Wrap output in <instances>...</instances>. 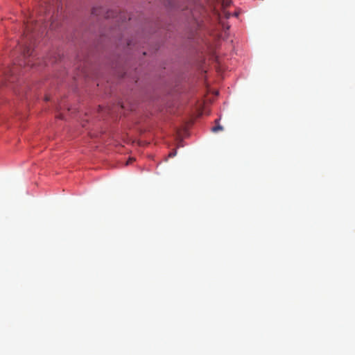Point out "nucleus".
Listing matches in <instances>:
<instances>
[{"label":"nucleus","instance_id":"nucleus-1","mask_svg":"<svg viewBox=\"0 0 355 355\" xmlns=\"http://www.w3.org/2000/svg\"><path fill=\"white\" fill-rule=\"evenodd\" d=\"M103 8L101 7H94L92 8V13L94 15H100L101 14V10Z\"/></svg>","mask_w":355,"mask_h":355},{"label":"nucleus","instance_id":"nucleus-2","mask_svg":"<svg viewBox=\"0 0 355 355\" xmlns=\"http://www.w3.org/2000/svg\"><path fill=\"white\" fill-rule=\"evenodd\" d=\"M32 55V52L31 51V49L29 48H26L24 51V57L31 56Z\"/></svg>","mask_w":355,"mask_h":355},{"label":"nucleus","instance_id":"nucleus-3","mask_svg":"<svg viewBox=\"0 0 355 355\" xmlns=\"http://www.w3.org/2000/svg\"><path fill=\"white\" fill-rule=\"evenodd\" d=\"M211 130H212L213 132H218L219 130H223V128L220 125H217L213 127Z\"/></svg>","mask_w":355,"mask_h":355},{"label":"nucleus","instance_id":"nucleus-4","mask_svg":"<svg viewBox=\"0 0 355 355\" xmlns=\"http://www.w3.org/2000/svg\"><path fill=\"white\" fill-rule=\"evenodd\" d=\"M4 73L6 76L8 75L12 76L15 73V68L8 69L7 71H5Z\"/></svg>","mask_w":355,"mask_h":355},{"label":"nucleus","instance_id":"nucleus-5","mask_svg":"<svg viewBox=\"0 0 355 355\" xmlns=\"http://www.w3.org/2000/svg\"><path fill=\"white\" fill-rule=\"evenodd\" d=\"M26 31H27V32H31V31H33V30L31 29V28L30 27V26H29V25H27V26H26Z\"/></svg>","mask_w":355,"mask_h":355},{"label":"nucleus","instance_id":"nucleus-6","mask_svg":"<svg viewBox=\"0 0 355 355\" xmlns=\"http://www.w3.org/2000/svg\"><path fill=\"white\" fill-rule=\"evenodd\" d=\"M176 155V151L172 152L169 153V156L173 157Z\"/></svg>","mask_w":355,"mask_h":355},{"label":"nucleus","instance_id":"nucleus-7","mask_svg":"<svg viewBox=\"0 0 355 355\" xmlns=\"http://www.w3.org/2000/svg\"><path fill=\"white\" fill-rule=\"evenodd\" d=\"M132 159H130V161L128 162V164H129L130 162H132Z\"/></svg>","mask_w":355,"mask_h":355},{"label":"nucleus","instance_id":"nucleus-8","mask_svg":"<svg viewBox=\"0 0 355 355\" xmlns=\"http://www.w3.org/2000/svg\"><path fill=\"white\" fill-rule=\"evenodd\" d=\"M49 98L48 97H46V101H49Z\"/></svg>","mask_w":355,"mask_h":355}]
</instances>
